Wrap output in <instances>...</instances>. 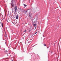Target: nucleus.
<instances>
[{"mask_svg":"<svg viewBox=\"0 0 61 61\" xmlns=\"http://www.w3.org/2000/svg\"><path fill=\"white\" fill-rule=\"evenodd\" d=\"M25 35H26V34L25 33V34H24L23 35V38H24V37H25H25L26 36H25Z\"/></svg>","mask_w":61,"mask_h":61,"instance_id":"obj_2","label":"nucleus"},{"mask_svg":"<svg viewBox=\"0 0 61 61\" xmlns=\"http://www.w3.org/2000/svg\"><path fill=\"white\" fill-rule=\"evenodd\" d=\"M11 1L12 3V2H13V0H12V1Z\"/></svg>","mask_w":61,"mask_h":61,"instance_id":"obj_13","label":"nucleus"},{"mask_svg":"<svg viewBox=\"0 0 61 61\" xmlns=\"http://www.w3.org/2000/svg\"><path fill=\"white\" fill-rule=\"evenodd\" d=\"M33 36H31L30 37V40H32L33 39Z\"/></svg>","mask_w":61,"mask_h":61,"instance_id":"obj_4","label":"nucleus"},{"mask_svg":"<svg viewBox=\"0 0 61 61\" xmlns=\"http://www.w3.org/2000/svg\"><path fill=\"white\" fill-rule=\"evenodd\" d=\"M1 25L3 27V23H2L1 24Z\"/></svg>","mask_w":61,"mask_h":61,"instance_id":"obj_8","label":"nucleus"},{"mask_svg":"<svg viewBox=\"0 0 61 61\" xmlns=\"http://www.w3.org/2000/svg\"><path fill=\"white\" fill-rule=\"evenodd\" d=\"M0 24H1V22H0Z\"/></svg>","mask_w":61,"mask_h":61,"instance_id":"obj_17","label":"nucleus"},{"mask_svg":"<svg viewBox=\"0 0 61 61\" xmlns=\"http://www.w3.org/2000/svg\"><path fill=\"white\" fill-rule=\"evenodd\" d=\"M36 24H34L33 25H34V26H36Z\"/></svg>","mask_w":61,"mask_h":61,"instance_id":"obj_7","label":"nucleus"},{"mask_svg":"<svg viewBox=\"0 0 61 61\" xmlns=\"http://www.w3.org/2000/svg\"><path fill=\"white\" fill-rule=\"evenodd\" d=\"M36 26L35 27V29H36Z\"/></svg>","mask_w":61,"mask_h":61,"instance_id":"obj_15","label":"nucleus"},{"mask_svg":"<svg viewBox=\"0 0 61 61\" xmlns=\"http://www.w3.org/2000/svg\"><path fill=\"white\" fill-rule=\"evenodd\" d=\"M24 6H27V5L25 4H24Z\"/></svg>","mask_w":61,"mask_h":61,"instance_id":"obj_9","label":"nucleus"},{"mask_svg":"<svg viewBox=\"0 0 61 61\" xmlns=\"http://www.w3.org/2000/svg\"><path fill=\"white\" fill-rule=\"evenodd\" d=\"M14 9H15V8H14Z\"/></svg>","mask_w":61,"mask_h":61,"instance_id":"obj_18","label":"nucleus"},{"mask_svg":"<svg viewBox=\"0 0 61 61\" xmlns=\"http://www.w3.org/2000/svg\"><path fill=\"white\" fill-rule=\"evenodd\" d=\"M26 30H24V32H26Z\"/></svg>","mask_w":61,"mask_h":61,"instance_id":"obj_5","label":"nucleus"},{"mask_svg":"<svg viewBox=\"0 0 61 61\" xmlns=\"http://www.w3.org/2000/svg\"><path fill=\"white\" fill-rule=\"evenodd\" d=\"M11 61H13V60H12Z\"/></svg>","mask_w":61,"mask_h":61,"instance_id":"obj_16","label":"nucleus"},{"mask_svg":"<svg viewBox=\"0 0 61 61\" xmlns=\"http://www.w3.org/2000/svg\"><path fill=\"white\" fill-rule=\"evenodd\" d=\"M44 46H46V44H44Z\"/></svg>","mask_w":61,"mask_h":61,"instance_id":"obj_11","label":"nucleus"},{"mask_svg":"<svg viewBox=\"0 0 61 61\" xmlns=\"http://www.w3.org/2000/svg\"><path fill=\"white\" fill-rule=\"evenodd\" d=\"M5 52H7V51H5Z\"/></svg>","mask_w":61,"mask_h":61,"instance_id":"obj_14","label":"nucleus"},{"mask_svg":"<svg viewBox=\"0 0 61 61\" xmlns=\"http://www.w3.org/2000/svg\"><path fill=\"white\" fill-rule=\"evenodd\" d=\"M27 12V10L26 11H24V13H26V12Z\"/></svg>","mask_w":61,"mask_h":61,"instance_id":"obj_10","label":"nucleus"},{"mask_svg":"<svg viewBox=\"0 0 61 61\" xmlns=\"http://www.w3.org/2000/svg\"><path fill=\"white\" fill-rule=\"evenodd\" d=\"M16 19H18V15H16Z\"/></svg>","mask_w":61,"mask_h":61,"instance_id":"obj_3","label":"nucleus"},{"mask_svg":"<svg viewBox=\"0 0 61 61\" xmlns=\"http://www.w3.org/2000/svg\"><path fill=\"white\" fill-rule=\"evenodd\" d=\"M37 31L36 32H34V35H35V34H36V33H37Z\"/></svg>","mask_w":61,"mask_h":61,"instance_id":"obj_6","label":"nucleus"},{"mask_svg":"<svg viewBox=\"0 0 61 61\" xmlns=\"http://www.w3.org/2000/svg\"><path fill=\"white\" fill-rule=\"evenodd\" d=\"M30 31H31V30H29V32H30Z\"/></svg>","mask_w":61,"mask_h":61,"instance_id":"obj_12","label":"nucleus"},{"mask_svg":"<svg viewBox=\"0 0 61 61\" xmlns=\"http://www.w3.org/2000/svg\"><path fill=\"white\" fill-rule=\"evenodd\" d=\"M17 10V6H15V12L16 10Z\"/></svg>","mask_w":61,"mask_h":61,"instance_id":"obj_1","label":"nucleus"}]
</instances>
